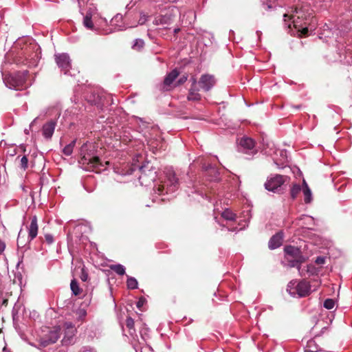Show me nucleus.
<instances>
[{
  "label": "nucleus",
  "mask_w": 352,
  "mask_h": 352,
  "mask_svg": "<svg viewBox=\"0 0 352 352\" xmlns=\"http://www.w3.org/2000/svg\"><path fill=\"white\" fill-rule=\"evenodd\" d=\"M312 11L308 6H302L300 8H296L290 12L283 15L284 22L288 28L292 25L296 30L300 36H307L309 32V27L312 30L314 29Z\"/></svg>",
  "instance_id": "obj_1"
},
{
  "label": "nucleus",
  "mask_w": 352,
  "mask_h": 352,
  "mask_svg": "<svg viewBox=\"0 0 352 352\" xmlns=\"http://www.w3.org/2000/svg\"><path fill=\"white\" fill-rule=\"evenodd\" d=\"M93 147L91 144L88 143H85L81 146L80 151L81 158L79 162L85 166L86 170L98 173L104 170V166L99 157L94 155V151L91 149Z\"/></svg>",
  "instance_id": "obj_2"
},
{
  "label": "nucleus",
  "mask_w": 352,
  "mask_h": 352,
  "mask_svg": "<svg viewBox=\"0 0 352 352\" xmlns=\"http://www.w3.org/2000/svg\"><path fill=\"white\" fill-rule=\"evenodd\" d=\"M164 173V179L162 181V184H160L157 188L159 195L174 192L179 188L178 179L175 177L172 168H166Z\"/></svg>",
  "instance_id": "obj_3"
},
{
  "label": "nucleus",
  "mask_w": 352,
  "mask_h": 352,
  "mask_svg": "<svg viewBox=\"0 0 352 352\" xmlns=\"http://www.w3.org/2000/svg\"><path fill=\"white\" fill-rule=\"evenodd\" d=\"M60 328L59 327H45L41 329L38 340L43 346L55 343L60 338Z\"/></svg>",
  "instance_id": "obj_4"
},
{
  "label": "nucleus",
  "mask_w": 352,
  "mask_h": 352,
  "mask_svg": "<svg viewBox=\"0 0 352 352\" xmlns=\"http://www.w3.org/2000/svg\"><path fill=\"white\" fill-rule=\"evenodd\" d=\"M287 291L294 297H305L310 294V285L305 280L298 283L296 280H292L287 285Z\"/></svg>",
  "instance_id": "obj_5"
},
{
  "label": "nucleus",
  "mask_w": 352,
  "mask_h": 352,
  "mask_svg": "<svg viewBox=\"0 0 352 352\" xmlns=\"http://www.w3.org/2000/svg\"><path fill=\"white\" fill-rule=\"evenodd\" d=\"M27 71L10 74L4 78V82L10 89H21L25 87L27 77Z\"/></svg>",
  "instance_id": "obj_6"
},
{
  "label": "nucleus",
  "mask_w": 352,
  "mask_h": 352,
  "mask_svg": "<svg viewBox=\"0 0 352 352\" xmlns=\"http://www.w3.org/2000/svg\"><path fill=\"white\" fill-rule=\"evenodd\" d=\"M287 179V177L280 175H272L267 178L265 183V189L272 192H277Z\"/></svg>",
  "instance_id": "obj_7"
},
{
  "label": "nucleus",
  "mask_w": 352,
  "mask_h": 352,
  "mask_svg": "<svg viewBox=\"0 0 352 352\" xmlns=\"http://www.w3.org/2000/svg\"><path fill=\"white\" fill-rule=\"evenodd\" d=\"M55 60L58 67L65 74L74 75L69 72L70 69H72V65L70 57L67 54L62 53L55 54Z\"/></svg>",
  "instance_id": "obj_8"
},
{
  "label": "nucleus",
  "mask_w": 352,
  "mask_h": 352,
  "mask_svg": "<svg viewBox=\"0 0 352 352\" xmlns=\"http://www.w3.org/2000/svg\"><path fill=\"white\" fill-rule=\"evenodd\" d=\"M239 151L250 156L256 153L254 142L252 138L244 137L240 140L239 144Z\"/></svg>",
  "instance_id": "obj_9"
},
{
  "label": "nucleus",
  "mask_w": 352,
  "mask_h": 352,
  "mask_svg": "<svg viewBox=\"0 0 352 352\" xmlns=\"http://www.w3.org/2000/svg\"><path fill=\"white\" fill-rule=\"evenodd\" d=\"M65 333L62 342L65 345L71 344L74 342V337L76 333V328L72 322H65L64 324Z\"/></svg>",
  "instance_id": "obj_10"
},
{
  "label": "nucleus",
  "mask_w": 352,
  "mask_h": 352,
  "mask_svg": "<svg viewBox=\"0 0 352 352\" xmlns=\"http://www.w3.org/2000/svg\"><path fill=\"white\" fill-rule=\"evenodd\" d=\"M216 80L212 75L204 74L199 80V85L204 91H210L215 85Z\"/></svg>",
  "instance_id": "obj_11"
},
{
  "label": "nucleus",
  "mask_w": 352,
  "mask_h": 352,
  "mask_svg": "<svg viewBox=\"0 0 352 352\" xmlns=\"http://www.w3.org/2000/svg\"><path fill=\"white\" fill-rule=\"evenodd\" d=\"M38 223H37V217L36 216L32 217L31 219V223L30 226L28 228V240L30 243L31 241H32L38 234Z\"/></svg>",
  "instance_id": "obj_12"
},
{
  "label": "nucleus",
  "mask_w": 352,
  "mask_h": 352,
  "mask_svg": "<svg viewBox=\"0 0 352 352\" xmlns=\"http://www.w3.org/2000/svg\"><path fill=\"white\" fill-rule=\"evenodd\" d=\"M285 257L293 258H305L298 248L288 245L285 248Z\"/></svg>",
  "instance_id": "obj_13"
},
{
  "label": "nucleus",
  "mask_w": 352,
  "mask_h": 352,
  "mask_svg": "<svg viewBox=\"0 0 352 352\" xmlns=\"http://www.w3.org/2000/svg\"><path fill=\"white\" fill-rule=\"evenodd\" d=\"M56 122L54 120H50L43 126L42 132L43 136L47 139H50L54 132Z\"/></svg>",
  "instance_id": "obj_14"
},
{
  "label": "nucleus",
  "mask_w": 352,
  "mask_h": 352,
  "mask_svg": "<svg viewBox=\"0 0 352 352\" xmlns=\"http://www.w3.org/2000/svg\"><path fill=\"white\" fill-rule=\"evenodd\" d=\"M283 233L278 232L274 235L270 240L268 246L271 250H274L282 245L283 242Z\"/></svg>",
  "instance_id": "obj_15"
},
{
  "label": "nucleus",
  "mask_w": 352,
  "mask_h": 352,
  "mask_svg": "<svg viewBox=\"0 0 352 352\" xmlns=\"http://www.w3.org/2000/svg\"><path fill=\"white\" fill-rule=\"evenodd\" d=\"M141 170V175L139 177V180L142 184H144L145 183L146 185H147V183H149L150 182H153L156 177V172L155 171H151L149 173V179H147V175L145 173L144 167L141 166L140 167Z\"/></svg>",
  "instance_id": "obj_16"
},
{
  "label": "nucleus",
  "mask_w": 352,
  "mask_h": 352,
  "mask_svg": "<svg viewBox=\"0 0 352 352\" xmlns=\"http://www.w3.org/2000/svg\"><path fill=\"white\" fill-rule=\"evenodd\" d=\"M285 261L287 262V266H289V267H296L298 269L300 274L301 276L304 275L302 274V272H300V264L302 263H303L305 261V258L297 259V258L285 257Z\"/></svg>",
  "instance_id": "obj_17"
},
{
  "label": "nucleus",
  "mask_w": 352,
  "mask_h": 352,
  "mask_svg": "<svg viewBox=\"0 0 352 352\" xmlns=\"http://www.w3.org/2000/svg\"><path fill=\"white\" fill-rule=\"evenodd\" d=\"M173 21L172 16L170 14H165L164 15H160L155 17L154 20V23L157 25H166L170 24Z\"/></svg>",
  "instance_id": "obj_18"
},
{
  "label": "nucleus",
  "mask_w": 352,
  "mask_h": 352,
  "mask_svg": "<svg viewBox=\"0 0 352 352\" xmlns=\"http://www.w3.org/2000/svg\"><path fill=\"white\" fill-rule=\"evenodd\" d=\"M179 75V72L175 69L168 73L164 78V84L165 86L170 85Z\"/></svg>",
  "instance_id": "obj_19"
},
{
  "label": "nucleus",
  "mask_w": 352,
  "mask_h": 352,
  "mask_svg": "<svg viewBox=\"0 0 352 352\" xmlns=\"http://www.w3.org/2000/svg\"><path fill=\"white\" fill-rule=\"evenodd\" d=\"M302 192L305 197V202L306 204L310 203L311 201V192L305 179H303L302 182Z\"/></svg>",
  "instance_id": "obj_20"
},
{
  "label": "nucleus",
  "mask_w": 352,
  "mask_h": 352,
  "mask_svg": "<svg viewBox=\"0 0 352 352\" xmlns=\"http://www.w3.org/2000/svg\"><path fill=\"white\" fill-rule=\"evenodd\" d=\"M187 98L190 101H198L201 99V95L198 93L197 88L191 87Z\"/></svg>",
  "instance_id": "obj_21"
},
{
  "label": "nucleus",
  "mask_w": 352,
  "mask_h": 352,
  "mask_svg": "<svg viewBox=\"0 0 352 352\" xmlns=\"http://www.w3.org/2000/svg\"><path fill=\"white\" fill-rule=\"evenodd\" d=\"M122 21V15L118 14L111 21V24L114 26V29L116 30H122L124 28L118 23Z\"/></svg>",
  "instance_id": "obj_22"
},
{
  "label": "nucleus",
  "mask_w": 352,
  "mask_h": 352,
  "mask_svg": "<svg viewBox=\"0 0 352 352\" xmlns=\"http://www.w3.org/2000/svg\"><path fill=\"white\" fill-rule=\"evenodd\" d=\"M110 269L120 276L125 274V267L121 264L111 265Z\"/></svg>",
  "instance_id": "obj_23"
},
{
  "label": "nucleus",
  "mask_w": 352,
  "mask_h": 352,
  "mask_svg": "<svg viewBox=\"0 0 352 352\" xmlns=\"http://www.w3.org/2000/svg\"><path fill=\"white\" fill-rule=\"evenodd\" d=\"M76 140L72 141L69 144L66 145L63 149V153L67 156L71 155L73 152Z\"/></svg>",
  "instance_id": "obj_24"
},
{
  "label": "nucleus",
  "mask_w": 352,
  "mask_h": 352,
  "mask_svg": "<svg viewBox=\"0 0 352 352\" xmlns=\"http://www.w3.org/2000/svg\"><path fill=\"white\" fill-rule=\"evenodd\" d=\"M71 290L75 296H78L81 293V289L80 288L78 282L74 279L70 283Z\"/></svg>",
  "instance_id": "obj_25"
},
{
  "label": "nucleus",
  "mask_w": 352,
  "mask_h": 352,
  "mask_svg": "<svg viewBox=\"0 0 352 352\" xmlns=\"http://www.w3.org/2000/svg\"><path fill=\"white\" fill-rule=\"evenodd\" d=\"M223 219L228 221H233L235 219L236 214H234L230 210L226 209L221 214Z\"/></svg>",
  "instance_id": "obj_26"
},
{
  "label": "nucleus",
  "mask_w": 352,
  "mask_h": 352,
  "mask_svg": "<svg viewBox=\"0 0 352 352\" xmlns=\"http://www.w3.org/2000/svg\"><path fill=\"white\" fill-rule=\"evenodd\" d=\"M83 25L85 28L89 30H92L94 28V24L91 20V16L89 14H87L83 19Z\"/></svg>",
  "instance_id": "obj_27"
},
{
  "label": "nucleus",
  "mask_w": 352,
  "mask_h": 352,
  "mask_svg": "<svg viewBox=\"0 0 352 352\" xmlns=\"http://www.w3.org/2000/svg\"><path fill=\"white\" fill-rule=\"evenodd\" d=\"M126 285L129 289H136L138 287V281L135 278L128 276Z\"/></svg>",
  "instance_id": "obj_28"
},
{
  "label": "nucleus",
  "mask_w": 352,
  "mask_h": 352,
  "mask_svg": "<svg viewBox=\"0 0 352 352\" xmlns=\"http://www.w3.org/2000/svg\"><path fill=\"white\" fill-rule=\"evenodd\" d=\"M352 46H348L347 48L345 50V57H344V61L347 64L352 63Z\"/></svg>",
  "instance_id": "obj_29"
},
{
  "label": "nucleus",
  "mask_w": 352,
  "mask_h": 352,
  "mask_svg": "<svg viewBox=\"0 0 352 352\" xmlns=\"http://www.w3.org/2000/svg\"><path fill=\"white\" fill-rule=\"evenodd\" d=\"M301 190V186L299 184L293 185L291 189V196L292 199L296 198L298 194L300 192Z\"/></svg>",
  "instance_id": "obj_30"
},
{
  "label": "nucleus",
  "mask_w": 352,
  "mask_h": 352,
  "mask_svg": "<svg viewBox=\"0 0 352 352\" xmlns=\"http://www.w3.org/2000/svg\"><path fill=\"white\" fill-rule=\"evenodd\" d=\"M126 325L127 327V328L129 329L130 331H135V329H134V320L131 317H128L126 320ZM131 335L133 334V333L131 331L129 332Z\"/></svg>",
  "instance_id": "obj_31"
},
{
  "label": "nucleus",
  "mask_w": 352,
  "mask_h": 352,
  "mask_svg": "<svg viewBox=\"0 0 352 352\" xmlns=\"http://www.w3.org/2000/svg\"><path fill=\"white\" fill-rule=\"evenodd\" d=\"M335 306V301L333 299L328 298L324 302V307L327 309H332Z\"/></svg>",
  "instance_id": "obj_32"
},
{
  "label": "nucleus",
  "mask_w": 352,
  "mask_h": 352,
  "mask_svg": "<svg viewBox=\"0 0 352 352\" xmlns=\"http://www.w3.org/2000/svg\"><path fill=\"white\" fill-rule=\"evenodd\" d=\"M144 45V41L142 39L138 38L135 39L132 47L135 50H140L143 47Z\"/></svg>",
  "instance_id": "obj_33"
},
{
  "label": "nucleus",
  "mask_w": 352,
  "mask_h": 352,
  "mask_svg": "<svg viewBox=\"0 0 352 352\" xmlns=\"http://www.w3.org/2000/svg\"><path fill=\"white\" fill-rule=\"evenodd\" d=\"M28 157L24 155L21 159V168L25 170L28 168Z\"/></svg>",
  "instance_id": "obj_34"
},
{
  "label": "nucleus",
  "mask_w": 352,
  "mask_h": 352,
  "mask_svg": "<svg viewBox=\"0 0 352 352\" xmlns=\"http://www.w3.org/2000/svg\"><path fill=\"white\" fill-rule=\"evenodd\" d=\"M148 17L149 16L148 15H146L144 13L142 12L140 14V17L139 21H138V24L139 25L144 24L147 21Z\"/></svg>",
  "instance_id": "obj_35"
},
{
  "label": "nucleus",
  "mask_w": 352,
  "mask_h": 352,
  "mask_svg": "<svg viewBox=\"0 0 352 352\" xmlns=\"http://www.w3.org/2000/svg\"><path fill=\"white\" fill-rule=\"evenodd\" d=\"M77 315L79 318V319L82 320L83 319L86 315H87V312L84 309H80L77 311Z\"/></svg>",
  "instance_id": "obj_36"
},
{
  "label": "nucleus",
  "mask_w": 352,
  "mask_h": 352,
  "mask_svg": "<svg viewBox=\"0 0 352 352\" xmlns=\"http://www.w3.org/2000/svg\"><path fill=\"white\" fill-rule=\"evenodd\" d=\"M139 122L138 124H140V127L142 129H146V128H148V125H149V123L148 122H144L142 118H139Z\"/></svg>",
  "instance_id": "obj_37"
},
{
  "label": "nucleus",
  "mask_w": 352,
  "mask_h": 352,
  "mask_svg": "<svg viewBox=\"0 0 352 352\" xmlns=\"http://www.w3.org/2000/svg\"><path fill=\"white\" fill-rule=\"evenodd\" d=\"M326 257L324 256H318L315 261V263L317 265H323L325 263Z\"/></svg>",
  "instance_id": "obj_38"
},
{
  "label": "nucleus",
  "mask_w": 352,
  "mask_h": 352,
  "mask_svg": "<svg viewBox=\"0 0 352 352\" xmlns=\"http://www.w3.org/2000/svg\"><path fill=\"white\" fill-rule=\"evenodd\" d=\"M45 239L48 244H52L54 242V237L50 234H45Z\"/></svg>",
  "instance_id": "obj_39"
},
{
  "label": "nucleus",
  "mask_w": 352,
  "mask_h": 352,
  "mask_svg": "<svg viewBox=\"0 0 352 352\" xmlns=\"http://www.w3.org/2000/svg\"><path fill=\"white\" fill-rule=\"evenodd\" d=\"M80 278L82 281L85 282L88 279V274L85 271L84 269L82 270V272H81V275H80Z\"/></svg>",
  "instance_id": "obj_40"
},
{
  "label": "nucleus",
  "mask_w": 352,
  "mask_h": 352,
  "mask_svg": "<svg viewBox=\"0 0 352 352\" xmlns=\"http://www.w3.org/2000/svg\"><path fill=\"white\" fill-rule=\"evenodd\" d=\"M80 352H97L94 349L91 348L89 346H84L82 347Z\"/></svg>",
  "instance_id": "obj_41"
},
{
  "label": "nucleus",
  "mask_w": 352,
  "mask_h": 352,
  "mask_svg": "<svg viewBox=\"0 0 352 352\" xmlns=\"http://www.w3.org/2000/svg\"><path fill=\"white\" fill-rule=\"evenodd\" d=\"M306 219L308 222H307V225L310 224L311 222H312L314 221V219L311 217H309V216H307V215H302L300 219Z\"/></svg>",
  "instance_id": "obj_42"
},
{
  "label": "nucleus",
  "mask_w": 352,
  "mask_h": 352,
  "mask_svg": "<svg viewBox=\"0 0 352 352\" xmlns=\"http://www.w3.org/2000/svg\"><path fill=\"white\" fill-rule=\"evenodd\" d=\"M186 80H187V76H182V77L179 79V80H178V84H179V85L183 84V83H184Z\"/></svg>",
  "instance_id": "obj_43"
},
{
  "label": "nucleus",
  "mask_w": 352,
  "mask_h": 352,
  "mask_svg": "<svg viewBox=\"0 0 352 352\" xmlns=\"http://www.w3.org/2000/svg\"><path fill=\"white\" fill-rule=\"evenodd\" d=\"M145 300L144 298H140L137 302V307L140 309L142 306H143Z\"/></svg>",
  "instance_id": "obj_44"
},
{
  "label": "nucleus",
  "mask_w": 352,
  "mask_h": 352,
  "mask_svg": "<svg viewBox=\"0 0 352 352\" xmlns=\"http://www.w3.org/2000/svg\"><path fill=\"white\" fill-rule=\"evenodd\" d=\"M6 248V244L4 242L0 240V254L4 251Z\"/></svg>",
  "instance_id": "obj_45"
},
{
  "label": "nucleus",
  "mask_w": 352,
  "mask_h": 352,
  "mask_svg": "<svg viewBox=\"0 0 352 352\" xmlns=\"http://www.w3.org/2000/svg\"><path fill=\"white\" fill-rule=\"evenodd\" d=\"M36 58H33V61H32V62H30V63H29L30 66H34V65H36L37 60H38V55H36Z\"/></svg>",
  "instance_id": "obj_46"
},
{
  "label": "nucleus",
  "mask_w": 352,
  "mask_h": 352,
  "mask_svg": "<svg viewBox=\"0 0 352 352\" xmlns=\"http://www.w3.org/2000/svg\"><path fill=\"white\" fill-rule=\"evenodd\" d=\"M190 81L192 82V87H194V88H196V85H197V80L195 78H192L190 79Z\"/></svg>",
  "instance_id": "obj_47"
},
{
  "label": "nucleus",
  "mask_w": 352,
  "mask_h": 352,
  "mask_svg": "<svg viewBox=\"0 0 352 352\" xmlns=\"http://www.w3.org/2000/svg\"><path fill=\"white\" fill-rule=\"evenodd\" d=\"M21 230L19 233L18 239H17V243H18L19 246L20 245L23 244V243L21 242Z\"/></svg>",
  "instance_id": "obj_48"
},
{
  "label": "nucleus",
  "mask_w": 352,
  "mask_h": 352,
  "mask_svg": "<svg viewBox=\"0 0 352 352\" xmlns=\"http://www.w3.org/2000/svg\"><path fill=\"white\" fill-rule=\"evenodd\" d=\"M179 31H180V29H179V28H175V29L174 30V33H175V34H177V32H179Z\"/></svg>",
  "instance_id": "obj_49"
},
{
  "label": "nucleus",
  "mask_w": 352,
  "mask_h": 352,
  "mask_svg": "<svg viewBox=\"0 0 352 352\" xmlns=\"http://www.w3.org/2000/svg\"><path fill=\"white\" fill-rule=\"evenodd\" d=\"M3 352H10V351H9L8 350H7V349H6V347H4V348H3Z\"/></svg>",
  "instance_id": "obj_50"
},
{
  "label": "nucleus",
  "mask_w": 352,
  "mask_h": 352,
  "mask_svg": "<svg viewBox=\"0 0 352 352\" xmlns=\"http://www.w3.org/2000/svg\"><path fill=\"white\" fill-rule=\"evenodd\" d=\"M132 171L133 170H131L130 173H123V175H126V174H128V175H130V174H132Z\"/></svg>",
  "instance_id": "obj_51"
},
{
  "label": "nucleus",
  "mask_w": 352,
  "mask_h": 352,
  "mask_svg": "<svg viewBox=\"0 0 352 352\" xmlns=\"http://www.w3.org/2000/svg\"><path fill=\"white\" fill-rule=\"evenodd\" d=\"M307 352H319V350L316 351H311V350H307Z\"/></svg>",
  "instance_id": "obj_52"
}]
</instances>
